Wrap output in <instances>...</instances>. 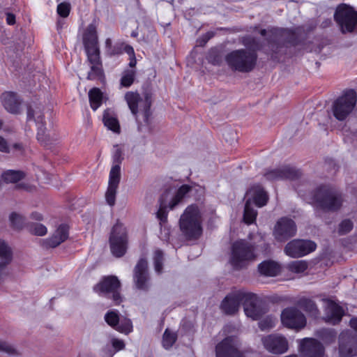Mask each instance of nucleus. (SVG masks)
Here are the masks:
<instances>
[{
  "instance_id": "c85d7f7f",
  "label": "nucleus",
  "mask_w": 357,
  "mask_h": 357,
  "mask_svg": "<svg viewBox=\"0 0 357 357\" xmlns=\"http://www.w3.org/2000/svg\"><path fill=\"white\" fill-rule=\"evenodd\" d=\"M259 272L265 276H276L280 272V265L271 260L264 261L258 266Z\"/></svg>"
},
{
  "instance_id": "9d476101",
  "label": "nucleus",
  "mask_w": 357,
  "mask_h": 357,
  "mask_svg": "<svg viewBox=\"0 0 357 357\" xmlns=\"http://www.w3.org/2000/svg\"><path fill=\"white\" fill-rule=\"evenodd\" d=\"M121 282L118 278L114 275L103 277L101 280L93 287V291L101 296L109 297L116 305L122 302V297L120 294Z\"/></svg>"
},
{
  "instance_id": "a878e982",
  "label": "nucleus",
  "mask_w": 357,
  "mask_h": 357,
  "mask_svg": "<svg viewBox=\"0 0 357 357\" xmlns=\"http://www.w3.org/2000/svg\"><path fill=\"white\" fill-rule=\"evenodd\" d=\"M83 43L85 50L91 49L93 51L94 48H98L97 31L93 24L87 26L83 36Z\"/></svg>"
},
{
  "instance_id": "c03bdc74",
  "label": "nucleus",
  "mask_w": 357,
  "mask_h": 357,
  "mask_svg": "<svg viewBox=\"0 0 357 357\" xmlns=\"http://www.w3.org/2000/svg\"><path fill=\"white\" fill-rule=\"evenodd\" d=\"M135 77V70H128L125 71L121 79V85L126 88L130 87L133 84Z\"/></svg>"
},
{
  "instance_id": "7ed1b4c3",
  "label": "nucleus",
  "mask_w": 357,
  "mask_h": 357,
  "mask_svg": "<svg viewBox=\"0 0 357 357\" xmlns=\"http://www.w3.org/2000/svg\"><path fill=\"white\" fill-rule=\"evenodd\" d=\"M259 238L260 243L258 245L245 240H238L232 244L229 261L235 269L245 268L250 262L255 261L258 252L266 253L268 251L269 244L265 242L262 236L260 235Z\"/></svg>"
},
{
  "instance_id": "603ef678",
  "label": "nucleus",
  "mask_w": 357,
  "mask_h": 357,
  "mask_svg": "<svg viewBox=\"0 0 357 357\" xmlns=\"http://www.w3.org/2000/svg\"><path fill=\"white\" fill-rule=\"evenodd\" d=\"M0 351L13 356L19 354L13 345L1 340H0Z\"/></svg>"
},
{
  "instance_id": "6e6552de",
  "label": "nucleus",
  "mask_w": 357,
  "mask_h": 357,
  "mask_svg": "<svg viewBox=\"0 0 357 357\" xmlns=\"http://www.w3.org/2000/svg\"><path fill=\"white\" fill-rule=\"evenodd\" d=\"M128 232L126 227L117 221L112 227L109 236L112 254L116 257H123L128 248Z\"/></svg>"
},
{
  "instance_id": "4c0bfd02",
  "label": "nucleus",
  "mask_w": 357,
  "mask_h": 357,
  "mask_svg": "<svg viewBox=\"0 0 357 357\" xmlns=\"http://www.w3.org/2000/svg\"><path fill=\"white\" fill-rule=\"evenodd\" d=\"M104 319L106 323L114 329H116L118 324L120 321V317L116 310L108 311L105 314Z\"/></svg>"
},
{
  "instance_id": "ea45409f",
  "label": "nucleus",
  "mask_w": 357,
  "mask_h": 357,
  "mask_svg": "<svg viewBox=\"0 0 357 357\" xmlns=\"http://www.w3.org/2000/svg\"><path fill=\"white\" fill-rule=\"evenodd\" d=\"M177 339L176 334L166 329L162 336V346L165 349L171 348Z\"/></svg>"
},
{
  "instance_id": "4d7b16f0",
  "label": "nucleus",
  "mask_w": 357,
  "mask_h": 357,
  "mask_svg": "<svg viewBox=\"0 0 357 357\" xmlns=\"http://www.w3.org/2000/svg\"><path fill=\"white\" fill-rule=\"evenodd\" d=\"M214 36L213 32H207L197 40L199 46H204L206 43Z\"/></svg>"
},
{
  "instance_id": "5fc2aeb1",
  "label": "nucleus",
  "mask_w": 357,
  "mask_h": 357,
  "mask_svg": "<svg viewBox=\"0 0 357 357\" xmlns=\"http://www.w3.org/2000/svg\"><path fill=\"white\" fill-rule=\"evenodd\" d=\"M207 60L213 65H218L221 61V56L216 50H211L208 54Z\"/></svg>"
},
{
  "instance_id": "6e6d98bb",
  "label": "nucleus",
  "mask_w": 357,
  "mask_h": 357,
  "mask_svg": "<svg viewBox=\"0 0 357 357\" xmlns=\"http://www.w3.org/2000/svg\"><path fill=\"white\" fill-rule=\"evenodd\" d=\"M125 50L126 52L131 56L130 57V63H129V66L131 67V68H133L136 66V63H137V61H136V59H135V52H134V50L133 48L131 47V46H129V45H126L125 47Z\"/></svg>"
},
{
  "instance_id": "9b49d317",
  "label": "nucleus",
  "mask_w": 357,
  "mask_h": 357,
  "mask_svg": "<svg viewBox=\"0 0 357 357\" xmlns=\"http://www.w3.org/2000/svg\"><path fill=\"white\" fill-rule=\"evenodd\" d=\"M273 34L276 39V43L271 44V49L275 53H286L287 51H283V48L294 47L301 42V36L298 32L291 29H275Z\"/></svg>"
},
{
  "instance_id": "13d9d810",
  "label": "nucleus",
  "mask_w": 357,
  "mask_h": 357,
  "mask_svg": "<svg viewBox=\"0 0 357 357\" xmlns=\"http://www.w3.org/2000/svg\"><path fill=\"white\" fill-rule=\"evenodd\" d=\"M0 151L7 153L10 152V146L7 141L1 136H0Z\"/></svg>"
},
{
  "instance_id": "5701e85b",
  "label": "nucleus",
  "mask_w": 357,
  "mask_h": 357,
  "mask_svg": "<svg viewBox=\"0 0 357 357\" xmlns=\"http://www.w3.org/2000/svg\"><path fill=\"white\" fill-rule=\"evenodd\" d=\"M69 228L66 225H61L54 231L53 235L43 241L42 245L45 248H54L68 239L69 236Z\"/></svg>"
},
{
  "instance_id": "e2e57ef3",
  "label": "nucleus",
  "mask_w": 357,
  "mask_h": 357,
  "mask_svg": "<svg viewBox=\"0 0 357 357\" xmlns=\"http://www.w3.org/2000/svg\"><path fill=\"white\" fill-rule=\"evenodd\" d=\"M109 55H117L122 53L121 47L119 45L112 46V48L107 52Z\"/></svg>"
},
{
  "instance_id": "c756f323",
  "label": "nucleus",
  "mask_w": 357,
  "mask_h": 357,
  "mask_svg": "<svg viewBox=\"0 0 357 357\" xmlns=\"http://www.w3.org/2000/svg\"><path fill=\"white\" fill-rule=\"evenodd\" d=\"M192 187L189 185H183L177 190L175 195L169 203V208L173 209L180 202H182L184 197L191 190Z\"/></svg>"
},
{
  "instance_id": "aec40b11",
  "label": "nucleus",
  "mask_w": 357,
  "mask_h": 357,
  "mask_svg": "<svg viewBox=\"0 0 357 357\" xmlns=\"http://www.w3.org/2000/svg\"><path fill=\"white\" fill-rule=\"evenodd\" d=\"M27 119L34 120L38 127L37 139L40 143L46 144L49 142V137L46 134L45 122L41 110L38 107L33 109L29 107L27 111Z\"/></svg>"
},
{
  "instance_id": "3c124183",
  "label": "nucleus",
  "mask_w": 357,
  "mask_h": 357,
  "mask_svg": "<svg viewBox=\"0 0 357 357\" xmlns=\"http://www.w3.org/2000/svg\"><path fill=\"white\" fill-rule=\"evenodd\" d=\"M153 260L155 271L158 273H160L162 270L163 252L160 250H155L154 252Z\"/></svg>"
},
{
  "instance_id": "79ce46f5",
  "label": "nucleus",
  "mask_w": 357,
  "mask_h": 357,
  "mask_svg": "<svg viewBox=\"0 0 357 357\" xmlns=\"http://www.w3.org/2000/svg\"><path fill=\"white\" fill-rule=\"evenodd\" d=\"M10 221L12 227L15 229H21L25 224L24 218L15 212L10 215Z\"/></svg>"
},
{
  "instance_id": "774afa93",
  "label": "nucleus",
  "mask_w": 357,
  "mask_h": 357,
  "mask_svg": "<svg viewBox=\"0 0 357 357\" xmlns=\"http://www.w3.org/2000/svg\"><path fill=\"white\" fill-rule=\"evenodd\" d=\"M13 148L17 150H22V145L20 143H15L13 144Z\"/></svg>"
},
{
  "instance_id": "052dcab7",
  "label": "nucleus",
  "mask_w": 357,
  "mask_h": 357,
  "mask_svg": "<svg viewBox=\"0 0 357 357\" xmlns=\"http://www.w3.org/2000/svg\"><path fill=\"white\" fill-rule=\"evenodd\" d=\"M6 21L8 25H14L16 22L15 15L9 12L6 13Z\"/></svg>"
},
{
  "instance_id": "dca6fc26",
  "label": "nucleus",
  "mask_w": 357,
  "mask_h": 357,
  "mask_svg": "<svg viewBox=\"0 0 357 357\" xmlns=\"http://www.w3.org/2000/svg\"><path fill=\"white\" fill-rule=\"evenodd\" d=\"M296 225L294 221L288 218H280L275 225L274 236L276 240L284 241L296 234Z\"/></svg>"
},
{
  "instance_id": "bf43d9fd",
  "label": "nucleus",
  "mask_w": 357,
  "mask_h": 357,
  "mask_svg": "<svg viewBox=\"0 0 357 357\" xmlns=\"http://www.w3.org/2000/svg\"><path fill=\"white\" fill-rule=\"evenodd\" d=\"M112 346L116 351H120L124 349L125 344L123 340L119 339H113L112 340Z\"/></svg>"
},
{
  "instance_id": "09e8293b",
  "label": "nucleus",
  "mask_w": 357,
  "mask_h": 357,
  "mask_svg": "<svg viewBox=\"0 0 357 357\" xmlns=\"http://www.w3.org/2000/svg\"><path fill=\"white\" fill-rule=\"evenodd\" d=\"M353 227V222L349 219H344L339 225L338 233L340 235H345L350 232Z\"/></svg>"
},
{
  "instance_id": "1a4fd4ad",
  "label": "nucleus",
  "mask_w": 357,
  "mask_h": 357,
  "mask_svg": "<svg viewBox=\"0 0 357 357\" xmlns=\"http://www.w3.org/2000/svg\"><path fill=\"white\" fill-rule=\"evenodd\" d=\"M334 19L342 33H351L357 26V11L351 6L341 4L335 10Z\"/></svg>"
},
{
  "instance_id": "2eb2a0df",
  "label": "nucleus",
  "mask_w": 357,
  "mask_h": 357,
  "mask_svg": "<svg viewBox=\"0 0 357 357\" xmlns=\"http://www.w3.org/2000/svg\"><path fill=\"white\" fill-rule=\"evenodd\" d=\"M237 347L238 341L236 337H227L216 345V357H243Z\"/></svg>"
},
{
  "instance_id": "bb28decb",
  "label": "nucleus",
  "mask_w": 357,
  "mask_h": 357,
  "mask_svg": "<svg viewBox=\"0 0 357 357\" xmlns=\"http://www.w3.org/2000/svg\"><path fill=\"white\" fill-rule=\"evenodd\" d=\"M247 195L250 196L253 202L258 207L265 206L268 200V196L266 192L261 185L253 186L248 191Z\"/></svg>"
},
{
  "instance_id": "cd10ccee",
  "label": "nucleus",
  "mask_w": 357,
  "mask_h": 357,
  "mask_svg": "<svg viewBox=\"0 0 357 357\" xmlns=\"http://www.w3.org/2000/svg\"><path fill=\"white\" fill-rule=\"evenodd\" d=\"M296 305L311 317L317 318L320 314V312L317 304L310 298L302 297L298 300Z\"/></svg>"
},
{
  "instance_id": "ddd939ff",
  "label": "nucleus",
  "mask_w": 357,
  "mask_h": 357,
  "mask_svg": "<svg viewBox=\"0 0 357 357\" xmlns=\"http://www.w3.org/2000/svg\"><path fill=\"white\" fill-rule=\"evenodd\" d=\"M316 248V243L312 241L296 239L287 244L284 252L287 255L296 258L313 252Z\"/></svg>"
},
{
  "instance_id": "e433bc0d",
  "label": "nucleus",
  "mask_w": 357,
  "mask_h": 357,
  "mask_svg": "<svg viewBox=\"0 0 357 357\" xmlns=\"http://www.w3.org/2000/svg\"><path fill=\"white\" fill-rule=\"evenodd\" d=\"M103 123L104 125L109 129L114 132L119 133L120 126L118 120L112 116L107 110H105L103 114Z\"/></svg>"
},
{
  "instance_id": "4be33fe9",
  "label": "nucleus",
  "mask_w": 357,
  "mask_h": 357,
  "mask_svg": "<svg viewBox=\"0 0 357 357\" xmlns=\"http://www.w3.org/2000/svg\"><path fill=\"white\" fill-rule=\"evenodd\" d=\"M120 179L119 168L116 166L110 170L108 188L105 194L107 203L111 206L115 204L116 190Z\"/></svg>"
},
{
  "instance_id": "4468645a",
  "label": "nucleus",
  "mask_w": 357,
  "mask_h": 357,
  "mask_svg": "<svg viewBox=\"0 0 357 357\" xmlns=\"http://www.w3.org/2000/svg\"><path fill=\"white\" fill-rule=\"evenodd\" d=\"M339 354L341 357L357 356V335L344 331L339 337Z\"/></svg>"
},
{
  "instance_id": "412c9836",
  "label": "nucleus",
  "mask_w": 357,
  "mask_h": 357,
  "mask_svg": "<svg viewBox=\"0 0 357 357\" xmlns=\"http://www.w3.org/2000/svg\"><path fill=\"white\" fill-rule=\"evenodd\" d=\"M300 351L304 357H323L324 346L313 338H304L300 344Z\"/></svg>"
},
{
  "instance_id": "a211bd4d",
  "label": "nucleus",
  "mask_w": 357,
  "mask_h": 357,
  "mask_svg": "<svg viewBox=\"0 0 357 357\" xmlns=\"http://www.w3.org/2000/svg\"><path fill=\"white\" fill-rule=\"evenodd\" d=\"M261 341L264 347L273 354H281L288 350V342L282 335L271 334L264 337Z\"/></svg>"
},
{
  "instance_id": "393cba45",
  "label": "nucleus",
  "mask_w": 357,
  "mask_h": 357,
  "mask_svg": "<svg viewBox=\"0 0 357 357\" xmlns=\"http://www.w3.org/2000/svg\"><path fill=\"white\" fill-rule=\"evenodd\" d=\"M3 105L5 109L13 114L20 112L21 101L14 92L6 91L1 96Z\"/></svg>"
},
{
  "instance_id": "6ab92c4d",
  "label": "nucleus",
  "mask_w": 357,
  "mask_h": 357,
  "mask_svg": "<svg viewBox=\"0 0 357 357\" xmlns=\"http://www.w3.org/2000/svg\"><path fill=\"white\" fill-rule=\"evenodd\" d=\"M301 174L300 171L294 167L282 166L267 171L264 174V177L266 179L271 181L284 179L295 180L299 178Z\"/></svg>"
},
{
  "instance_id": "b1692460",
  "label": "nucleus",
  "mask_w": 357,
  "mask_h": 357,
  "mask_svg": "<svg viewBox=\"0 0 357 357\" xmlns=\"http://www.w3.org/2000/svg\"><path fill=\"white\" fill-rule=\"evenodd\" d=\"M344 314L343 308L333 301H328L325 309L324 320L326 322L335 325L339 324Z\"/></svg>"
},
{
  "instance_id": "a18cd8bd",
  "label": "nucleus",
  "mask_w": 357,
  "mask_h": 357,
  "mask_svg": "<svg viewBox=\"0 0 357 357\" xmlns=\"http://www.w3.org/2000/svg\"><path fill=\"white\" fill-rule=\"evenodd\" d=\"M114 151L113 152L112 155V160H113V166L111 169H113L114 167L118 166L119 168V175L121 176V167L120 164L123 160V151L121 147H119V145L114 146Z\"/></svg>"
},
{
  "instance_id": "0e129e2a",
  "label": "nucleus",
  "mask_w": 357,
  "mask_h": 357,
  "mask_svg": "<svg viewBox=\"0 0 357 357\" xmlns=\"http://www.w3.org/2000/svg\"><path fill=\"white\" fill-rule=\"evenodd\" d=\"M350 326L356 331H357V317H354L350 320Z\"/></svg>"
},
{
  "instance_id": "69168bd1",
  "label": "nucleus",
  "mask_w": 357,
  "mask_h": 357,
  "mask_svg": "<svg viewBox=\"0 0 357 357\" xmlns=\"http://www.w3.org/2000/svg\"><path fill=\"white\" fill-rule=\"evenodd\" d=\"M112 46L113 45H112V40L110 38H107L105 40V47H106L107 52H108L109 50L112 48Z\"/></svg>"
},
{
  "instance_id": "39448f33",
  "label": "nucleus",
  "mask_w": 357,
  "mask_h": 357,
  "mask_svg": "<svg viewBox=\"0 0 357 357\" xmlns=\"http://www.w3.org/2000/svg\"><path fill=\"white\" fill-rule=\"evenodd\" d=\"M257 58L255 50L240 49L228 53L225 61L231 70L246 73L255 69Z\"/></svg>"
},
{
  "instance_id": "0eeeda50",
  "label": "nucleus",
  "mask_w": 357,
  "mask_h": 357,
  "mask_svg": "<svg viewBox=\"0 0 357 357\" xmlns=\"http://www.w3.org/2000/svg\"><path fill=\"white\" fill-rule=\"evenodd\" d=\"M357 102V94L354 89H347L332 105V113L340 121H344L354 110Z\"/></svg>"
},
{
  "instance_id": "58836bf2",
  "label": "nucleus",
  "mask_w": 357,
  "mask_h": 357,
  "mask_svg": "<svg viewBox=\"0 0 357 357\" xmlns=\"http://www.w3.org/2000/svg\"><path fill=\"white\" fill-rule=\"evenodd\" d=\"M90 71L88 73L87 79L94 80L96 79H101L103 77V70L102 63L100 64H91Z\"/></svg>"
},
{
  "instance_id": "7c9ffc66",
  "label": "nucleus",
  "mask_w": 357,
  "mask_h": 357,
  "mask_svg": "<svg viewBox=\"0 0 357 357\" xmlns=\"http://www.w3.org/2000/svg\"><path fill=\"white\" fill-rule=\"evenodd\" d=\"M103 94L100 89L94 87L89 91L91 107L96 110L102 104Z\"/></svg>"
},
{
  "instance_id": "f704fd0d",
  "label": "nucleus",
  "mask_w": 357,
  "mask_h": 357,
  "mask_svg": "<svg viewBox=\"0 0 357 357\" xmlns=\"http://www.w3.org/2000/svg\"><path fill=\"white\" fill-rule=\"evenodd\" d=\"M169 194V190H166L160 199V208L157 212V218L160 222H166L167 220V201L165 200Z\"/></svg>"
},
{
  "instance_id": "f03ea898",
  "label": "nucleus",
  "mask_w": 357,
  "mask_h": 357,
  "mask_svg": "<svg viewBox=\"0 0 357 357\" xmlns=\"http://www.w3.org/2000/svg\"><path fill=\"white\" fill-rule=\"evenodd\" d=\"M296 190L306 202L325 211H337L342 205V193L327 185H320L312 192H305L302 188Z\"/></svg>"
},
{
  "instance_id": "423d86ee",
  "label": "nucleus",
  "mask_w": 357,
  "mask_h": 357,
  "mask_svg": "<svg viewBox=\"0 0 357 357\" xmlns=\"http://www.w3.org/2000/svg\"><path fill=\"white\" fill-rule=\"evenodd\" d=\"M152 93L146 90L141 97L137 92L128 91L125 94V100L132 114L137 118V113L142 112L144 121L149 123V116L151 114V106L152 103Z\"/></svg>"
},
{
  "instance_id": "8fccbe9b",
  "label": "nucleus",
  "mask_w": 357,
  "mask_h": 357,
  "mask_svg": "<svg viewBox=\"0 0 357 357\" xmlns=\"http://www.w3.org/2000/svg\"><path fill=\"white\" fill-rule=\"evenodd\" d=\"M28 227L30 232L37 236H44L47 231L46 227L40 223L30 224Z\"/></svg>"
},
{
  "instance_id": "49530a36",
  "label": "nucleus",
  "mask_w": 357,
  "mask_h": 357,
  "mask_svg": "<svg viewBox=\"0 0 357 357\" xmlns=\"http://www.w3.org/2000/svg\"><path fill=\"white\" fill-rule=\"evenodd\" d=\"M275 322L276 319L269 315L260 320L258 325L261 331H266L273 328L275 325Z\"/></svg>"
},
{
  "instance_id": "f8f14e48",
  "label": "nucleus",
  "mask_w": 357,
  "mask_h": 357,
  "mask_svg": "<svg viewBox=\"0 0 357 357\" xmlns=\"http://www.w3.org/2000/svg\"><path fill=\"white\" fill-rule=\"evenodd\" d=\"M280 319L284 327L296 331L304 328L307 324L304 314L295 307L284 308L281 312Z\"/></svg>"
},
{
  "instance_id": "338daca9",
  "label": "nucleus",
  "mask_w": 357,
  "mask_h": 357,
  "mask_svg": "<svg viewBox=\"0 0 357 357\" xmlns=\"http://www.w3.org/2000/svg\"><path fill=\"white\" fill-rule=\"evenodd\" d=\"M31 218L36 220H41L43 219L42 215L37 212L32 213Z\"/></svg>"
},
{
  "instance_id": "37998d69",
  "label": "nucleus",
  "mask_w": 357,
  "mask_h": 357,
  "mask_svg": "<svg viewBox=\"0 0 357 357\" xmlns=\"http://www.w3.org/2000/svg\"><path fill=\"white\" fill-rule=\"evenodd\" d=\"M115 330L122 333L128 334L132 330V321L127 318L120 319Z\"/></svg>"
},
{
  "instance_id": "a19ab883",
  "label": "nucleus",
  "mask_w": 357,
  "mask_h": 357,
  "mask_svg": "<svg viewBox=\"0 0 357 357\" xmlns=\"http://www.w3.org/2000/svg\"><path fill=\"white\" fill-rule=\"evenodd\" d=\"M307 263L305 261H295L288 264L287 268L296 273H301L307 268Z\"/></svg>"
},
{
  "instance_id": "864d4df0",
  "label": "nucleus",
  "mask_w": 357,
  "mask_h": 357,
  "mask_svg": "<svg viewBox=\"0 0 357 357\" xmlns=\"http://www.w3.org/2000/svg\"><path fill=\"white\" fill-rule=\"evenodd\" d=\"M57 13L62 17H67L70 11V4L68 2H62L58 4L56 8Z\"/></svg>"
},
{
  "instance_id": "c9c22d12",
  "label": "nucleus",
  "mask_w": 357,
  "mask_h": 357,
  "mask_svg": "<svg viewBox=\"0 0 357 357\" xmlns=\"http://www.w3.org/2000/svg\"><path fill=\"white\" fill-rule=\"evenodd\" d=\"M316 335L325 343L331 344L335 342L337 333L334 329L321 328L316 332Z\"/></svg>"
},
{
  "instance_id": "f3484780",
  "label": "nucleus",
  "mask_w": 357,
  "mask_h": 357,
  "mask_svg": "<svg viewBox=\"0 0 357 357\" xmlns=\"http://www.w3.org/2000/svg\"><path fill=\"white\" fill-rule=\"evenodd\" d=\"M149 275L148 262L144 258L139 259L133 271V282L138 289L147 291L149 289Z\"/></svg>"
},
{
  "instance_id": "de8ad7c7",
  "label": "nucleus",
  "mask_w": 357,
  "mask_h": 357,
  "mask_svg": "<svg viewBox=\"0 0 357 357\" xmlns=\"http://www.w3.org/2000/svg\"><path fill=\"white\" fill-rule=\"evenodd\" d=\"M88 61L90 64H100V50L98 48H94V50H91V49L86 50Z\"/></svg>"
},
{
  "instance_id": "72a5a7b5",
  "label": "nucleus",
  "mask_w": 357,
  "mask_h": 357,
  "mask_svg": "<svg viewBox=\"0 0 357 357\" xmlns=\"http://www.w3.org/2000/svg\"><path fill=\"white\" fill-rule=\"evenodd\" d=\"M0 259L1 261L10 264L13 259V250L8 244L0 238Z\"/></svg>"
},
{
  "instance_id": "2f4dec72",
  "label": "nucleus",
  "mask_w": 357,
  "mask_h": 357,
  "mask_svg": "<svg viewBox=\"0 0 357 357\" xmlns=\"http://www.w3.org/2000/svg\"><path fill=\"white\" fill-rule=\"evenodd\" d=\"M25 177V173L20 170H7L2 174V178L6 183H17Z\"/></svg>"
},
{
  "instance_id": "f257e3e1",
  "label": "nucleus",
  "mask_w": 357,
  "mask_h": 357,
  "mask_svg": "<svg viewBox=\"0 0 357 357\" xmlns=\"http://www.w3.org/2000/svg\"><path fill=\"white\" fill-rule=\"evenodd\" d=\"M243 305L245 314L253 320L259 319L266 311L261 299L255 294L243 290H235L228 294L222 300L220 308L228 315L236 313Z\"/></svg>"
},
{
  "instance_id": "680f3d73",
  "label": "nucleus",
  "mask_w": 357,
  "mask_h": 357,
  "mask_svg": "<svg viewBox=\"0 0 357 357\" xmlns=\"http://www.w3.org/2000/svg\"><path fill=\"white\" fill-rule=\"evenodd\" d=\"M9 264L6 262L0 261V282L3 280V277L6 275V269Z\"/></svg>"
},
{
  "instance_id": "20e7f679",
  "label": "nucleus",
  "mask_w": 357,
  "mask_h": 357,
  "mask_svg": "<svg viewBox=\"0 0 357 357\" xmlns=\"http://www.w3.org/2000/svg\"><path fill=\"white\" fill-rule=\"evenodd\" d=\"M202 215L199 207L195 204L188 206L179 220L181 231L188 240H196L202 236Z\"/></svg>"
},
{
  "instance_id": "473e14b6",
  "label": "nucleus",
  "mask_w": 357,
  "mask_h": 357,
  "mask_svg": "<svg viewBox=\"0 0 357 357\" xmlns=\"http://www.w3.org/2000/svg\"><path fill=\"white\" fill-rule=\"evenodd\" d=\"M257 215V211L252 206L250 198H249L245 204L244 213H243V220L248 224L250 225L256 220Z\"/></svg>"
}]
</instances>
